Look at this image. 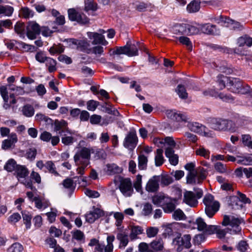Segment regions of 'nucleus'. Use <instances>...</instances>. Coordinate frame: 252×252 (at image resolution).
I'll list each match as a JSON object with an SVG mask.
<instances>
[{
  "label": "nucleus",
  "mask_w": 252,
  "mask_h": 252,
  "mask_svg": "<svg viewBox=\"0 0 252 252\" xmlns=\"http://www.w3.org/2000/svg\"><path fill=\"white\" fill-rule=\"evenodd\" d=\"M166 115L168 118L172 120L177 122H189L188 126L192 131L205 136H210L211 135V133L208 131V129L205 126L198 123H189V118L186 113L169 110L167 111Z\"/></svg>",
  "instance_id": "f257e3e1"
},
{
  "label": "nucleus",
  "mask_w": 252,
  "mask_h": 252,
  "mask_svg": "<svg viewBox=\"0 0 252 252\" xmlns=\"http://www.w3.org/2000/svg\"><path fill=\"white\" fill-rule=\"evenodd\" d=\"M208 123L215 130L234 132L236 130V124L233 121L221 118H209Z\"/></svg>",
  "instance_id": "f03ea898"
},
{
  "label": "nucleus",
  "mask_w": 252,
  "mask_h": 252,
  "mask_svg": "<svg viewBox=\"0 0 252 252\" xmlns=\"http://www.w3.org/2000/svg\"><path fill=\"white\" fill-rule=\"evenodd\" d=\"M203 203L205 205V214L209 218L213 217L219 209V202L214 200L212 194H207L204 197Z\"/></svg>",
  "instance_id": "7ed1b4c3"
},
{
  "label": "nucleus",
  "mask_w": 252,
  "mask_h": 252,
  "mask_svg": "<svg viewBox=\"0 0 252 252\" xmlns=\"http://www.w3.org/2000/svg\"><path fill=\"white\" fill-rule=\"evenodd\" d=\"M91 158V151L89 149L83 147L78 151L74 156V162L76 165L83 164L88 165Z\"/></svg>",
  "instance_id": "20e7f679"
},
{
  "label": "nucleus",
  "mask_w": 252,
  "mask_h": 252,
  "mask_svg": "<svg viewBox=\"0 0 252 252\" xmlns=\"http://www.w3.org/2000/svg\"><path fill=\"white\" fill-rule=\"evenodd\" d=\"M139 42H136V44H132L129 45H125L123 47H117L116 50L113 51V55L125 54L129 57L137 56L138 54V46Z\"/></svg>",
  "instance_id": "39448f33"
},
{
  "label": "nucleus",
  "mask_w": 252,
  "mask_h": 252,
  "mask_svg": "<svg viewBox=\"0 0 252 252\" xmlns=\"http://www.w3.org/2000/svg\"><path fill=\"white\" fill-rule=\"evenodd\" d=\"M191 236L189 234H186L181 236H177L173 239V243L175 246H177V251L179 252H181L183 248L189 249L191 247L190 243Z\"/></svg>",
  "instance_id": "423d86ee"
},
{
  "label": "nucleus",
  "mask_w": 252,
  "mask_h": 252,
  "mask_svg": "<svg viewBox=\"0 0 252 252\" xmlns=\"http://www.w3.org/2000/svg\"><path fill=\"white\" fill-rule=\"evenodd\" d=\"M68 18L72 21H76L81 24H86L89 23V19L83 13L76 11L74 9L68 10Z\"/></svg>",
  "instance_id": "0eeeda50"
},
{
  "label": "nucleus",
  "mask_w": 252,
  "mask_h": 252,
  "mask_svg": "<svg viewBox=\"0 0 252 252\" xmlns=\"http://www.w3.org/2000/svg\"><path fill=\"white\" fill-rule=\"evenodd\" d=\"M137 142L138 138L135 131H130L125 137L124 146L126 148L132 149L136 147Z\"/></svg>",
  "instance_id": "6e6552de"
},
{
  "label": "nucleus",
  "mask_w": 252,
  "mask_h": 252,
  "mask_svg": "<svg viewBox=\"0 0 252 252\" xmlns=\"http://www.w3.org/2000/svg\"><path fill=\"white\" fill-rule=\"evenodd\" d=\"M54 126V131L58 132L61 136H65L66 135V133H71L67 127V123L63 120H55Z\"/></svg>",
  "instance_id": "1a4fd4ad"
},
{
  "label": "nucleus",
  "mask_w": 252,
  "mask_h": 252,
  "mask_svg": "<svg viewBox=\"0 0 252 252\" xmlns=\"http://www.w3.org/2000/svg\"><path fill=\"white\" fill-rule=\"evenodd\" d=\"M119 188L122 193L126 196H131L133 191L129 178H126L121 181Z\"/></svg>",
  "instance_id": "9d476101"
},
{
  "label": "nucleus",
  "mask_w": 252,
  "mask_h": 252,
  "mask_svg": "<svg viewBox=\"0 0 252 252\" xmlns=\"http://www.w3.org/2000/svg\"><path fill=\"white\" fill-rule=\"evenodd\" d=\"M40 32V26L36 23H30L27 27V36L30 39H35Z\"/></svg>",
  "instance_id": "9b49d317"
},
{
  "label": "nucleus",
  "mask_w": 252,
  "mask_h": 252,
  "mask_svg": "<svg viewBox=\"0 0 252 252\" xmlns=\"http://www.w3.org/2000/svg\"><path fill=\"white\" fill-rule=\"evenodd\" d=\"M241 223V220L238 218H236L233 216L231 218L228 216L225 215L223 217V220L222 222V224L224 226H226L227 225H230L233 227H236V230H233V231H235V233H236L237 231L240 232L241 231V229L239 227V225Z\"/></svg>",
  "instance_id": "f8f14e48"
},
{
  "label": "nucleus",
  "mask_w": 252,
  "mask_h": 252,
  "mask_svg": "<svg viewBox=\"0 0 252 252\" xmlns=\"http://www.w3.org/2000/svg\"><path fill=\"white\" fill-rule=\"evenodd\" d=\"M160 178V176H154L151 178L146 185V190L151 192L158 191L159 189Z\"/></svg>",
  "instance_id": "ddd939ff"
},
{
  "label": "nucleus",
  "mask_w": 252,
  "mask_h": 252,
  "mask_svg": "<svg viewBox=\"0 0 252 252\" xmlns=\"http://www.w3.org/2000/svg\"><path fill=\"white\" fill-rule=\"evenodd\" d=\"M241 86H242V82L239 79L230 78L227 89L230 92L235 94H239V91Z\"/></svg>",
  "instance_id": "4468645a"
},
{
  "label": "nucleus",
  "mask_w": 252,
  "mask_h": 252,
  "mask_svg": "<svg viewBox=\"0 0 252 252\" xmlns=\"http://www.w3.org/2000/svg\"><path fill=\"white\" fill-rule=\"evenodd\" d=\"M169 198L170 197L164 194L159 193L153 196L152 202L157 206L162 207L165 203L169 201Z\"/></svg>",
  "instance_id": "2eb2a0df"
},
{
  "label": "nucleus",
  "mask_w": 252,
  "mask_h": 252,
  "mask_svg": "<svg viewBox=\"0 0 252 252\" xmlns=\"http://www.w3.org/2000/svg\"><path fill=\"white\" fill-rule=\"evenodd\" d=\"M90 38H93L94 40L92 44L94 45L102 44L103 45H106L108 42L104 39V37L101 34L97 32H90L89 34Z\"/></svg>",
  "instance_id": "dca6fc26"
},
{
  "label": "nucleus",
  "mask_w": 252,
  "mask_h": 252,
  "mask_svg": "<svg viewBox=\"0 0 252 252\" xmlns=\"http://www.w3.org/2000/svg\"><path fill=\"white\" fill-rule=\"evenodd\" d=\"M184 202L189 205L194 207L197 204L195 194L192 191H186L184 195Z\"/></svg>",
  "instance_id": "f3484780"
},
{
  "label": "nucleus",
  "mask_w": 252,
  "mask_h": 252,
  "mask_svg": "<svg viewBox=\"0 0 252 252\" xmlns=\"http://www.w3.org/2000/svg\"><path fill=\"white\" fill-rule=\"evenodd\" d=\"M17 137L16 134H12L9 139H6L2 141V148L7 150L11 148L15 143L17 142Z\"/></svg>",
  "instance_id": "a211bd4d"
},
{
  "label": "nucleus",
  "mask_w": 252,
  "mask_h": 252,
  "mask_svg": "<svg viewBox=\"0 0 252 252\" xmlns=\"http://www.w3.org/2000/svg\"><path fill=\"white\" fill-rule=\"evenodd\" d=\"M117 239L120 241L119 248L124 249L128 243V235L125 232H120L117 235Z\"/></svg>",
  "instance_id": "6ab92c4d"
},
{
  "label": "nucleus",
  "mask_w": 252,
  "mask_h": 252,
  "mask_svg": "<svg viewBox=\"0 0 252 252\" xmlns=\"http://www.w3.org/2000/svg\"><path fill=\"white\" fill-rule=\"evenodd\" d=\"M15 171L18 179L25 178L29 175L28 169L25 166L18 165Z\"/></svg>",
  "instance_id": "aec40b11"
},
{
  "label": "nucleus",
  "mask_w": 252,
  "mask_h": 252,
  "mask_svg": "<svg viewBox=\"0 0 252 252\" xmlns=\"http://www.w3.org/2000/svg\"><path fill=\"white\" fill-rule=\"evenodd\" d=\"M237 44L239 47H243L245 45L251 47L252 45V38L247 35L241 36L237 39Z\"/></svg>",
  "instance_id": "412c9836"
},
{
  "label": "nucleus",
  "mask_w": 252,
  "mask_h": 252,
  "mask_svg": "<svg viewBox=\"0 0 252 252\" xmlns=\"http://www.w3.org/2000/svg\"><path fill=\"white\" fill-rule=\"evenodd\" d=\"M200 1L199 0H193L187 5V9L189 13L196 12L200 8Z\"/></svg>",
  "instance_id": "4be33fe9"
},
{
  "label": "nucleus",
  "mask_w": 252,
  "mask_h": 252,
  "mask_svg": "<svg viewBox=\"0 0 252 252\" xmlns=\"http://www.w3.org/2000/svg\"><path fill=\"white\" fill-rule=\"evenodd\" d=\"M45 170L55 176H60V174L57 171L55 164L52 161H47L45 162Z\"/></svg>",
  "instance_id": "5701e85b"
},
{
  "label": "nucleus",
  "mask_w": 252,
  "mask_h": 252,
  "mask_svg": "<svg viewBox=\"0 0 252 252\" xmlns=\"http://www.w3.org/2000/svg\"><path fill=\"white\" fill-rule=\"evenodd\" d=\"M149 245L155 252L161 251L163 248V241L161 239L154 240Z\"/></svg>",
  "instance_id": "b1692460"
},
{
  "label": "nucleus",
  "mask_w": 252,
  "mask_h": 252,
  "mask_svg": "<svg viewBox=\"0 0 252 252\" xmlns=\"http://www.w3.org/2000/svg\"><path fill=\"white\" fill-rule=\"evenodd\" d=\"M107 171L110 175L120 173L122 169L115 163L108 164L106 165Z\"/></svg>",
  "instance_id": "393cba45"
},
{
  "label": "nucleus",
  "mask_w": 252,
  "mask_h": 252,
  "mask_svg": "<svg viewBox=\"0 0 252 252\" xmlns=\"http://www.w3.org/2000/svg\"><path fill=\"white\" fill-rule=\"evenodd\" d=\"M216 29V26L210 24L202 25L200 27V30L203 33L206 34H214V30Z\"/></svg>",
  "instance_id": "a878e982"
},
{
  "label": "nucleus",
  "mask_w": 252,
  "mask_h": 252,
  "mask_svg": "<svg viewBox=\"0 0 252 252\" xmlns=\"http://www.w3.org/2000/svg\"><path fill=\"white\" fill-rule=\"evenodd\" d=\"M187 24L182 23L176 25L174 29V33L176 34H187Z\"/></svg>",
  "instance_id": "bb28decb"
},
{
  "label": "nucleus",
  "mask_w": 252,
  "mask_h": 252,
  "mask_svg": "<svg viewBox=\"0 0 252 252\" xmlns=\"http://www.w3.org/2000/svg\"><path fill=\"white\" fill-rule=\"evenodd\" d=\"M163 150L161 148L157 150V153L155 156V165L157 166H161L164 162V158L162 155Z\"/></svg>",
  "instance_id": "cd10ccee"
},
{
  "label": "nucleus",
  "mask_w": 252,
  "mask_h": 252,
  "mask_svg": "<svg viewBox=\"0 0 252 252\" xmlns=\"http://www.w3.org/2000/svg\"><path fill=\"white\" fill-rule=\"evenodd\" d=\"M115 240V236L114 235L108 236L107 237V245H104L103 251L104 252H113V242Z\"/></svg>",
  "instance_id": "c85d7f7f"
},
{
  "label": "nucleus",
  "mask_w": 252,
  "mask_h": 252,
  "mask_svg": "<svg viewBox=\"0 0 252 252\" xmlns=\"http://www.w3.org/2000/svg\"><path fill=\"white\" fill-rule=\"evenodd\" d=\"M230 78L223 75L218 76V83L220 90L224 89L225 87L228 88V82Z\"/></svg>",
  "instance_id": "c756f323"
},
{
  "label": "nucleus",
  "mask_w": 252,
  "mask_h": 252,
  "mask_svg": "<svg viewBox=\"0 0 252 252\" xmlns=\"http://www.w3.org/2000/svg\"><path fill=\"white\" fill-rule=\"evenodd\" d=\"M23 220L24 224L26 225V228L29 229L31 226L32 215L29 212L24 211L22 212Z\"/></svg>",
  "instance_id": "7c9ffc66"
},
{
  "label": "nucleus",
  "mask_w": 252,
  "mask_h": 252,
  "mask_svg": "<svg viewBox=\"0 0 252 252\" xmlns=\"http://www.w3.org/2000/svg\"><path fill=\"white\" fill-rule=\"evenodd\" d=\"M18 165L17 164L15 160L12 158L9 159L5 165L4 166V169L8 172H12L15 171Z\"/></svg>",
  "instance_id": "2f4dec72"
},
{
  "label": "nucleus",
  "mask_w": 252,
  "mask_h": 252,
  "mask_svg": "<svg viewBox=\"0 0 252 252\" xmlns=\"http://www.w3.org/2000/svg\"><path fill=\"white\" fill-rule=\"evenodd\" d=\"M176 92L181 99H185L188 98V94L184 86L181 84L178 85L176 89Z\"/></svg>",
  "instance_id": "473e14b6"
},
{
  "label": "nucleus",
  "mask_w": 252,
  "mask_h": 252,
  "mask_svg": "<svg viewBox=\"0 0 252 252\" xmlns=\"http://www.w3.org/2000/svg\"><path fill=\"white\" fill-rule=\"evenodd\" d=\"M143 229L140 226H133L131 227V232L130 233V237L131 239L133 240L137 238V236L142 234Z\"/></svg>",
  "instance_id": "72a5a7b5"
},
{
  "label": "nucleus",
  "mask_w": 252,
  "mask_h": 252,
  "mask_svg": "<svg viewBox=\"0 0 252 252\" xmlns=\"http://www.w3.org/2000/svg\"><path fill=\"white\" fill-rule=\"evenodd\" d=\"M14 8L11 6L0 5V14H3L9 17L12 14Z\"/></svg>",
  "instance_id": "f704fd0d"
},
{
  "label": "nucleus",
  "mask_w": 252,
  "mask_h": 252,
  "mask_svg": "<svg viewBox=\"0 0 252 252\" xmlns=\"http://www.w3.org/2000/svg\"><path fill=\"white\" fill-rule=\"evenodd\" d=\"M147 157L143 155L138 156V168L140 170L146 169L147 166Z\"/></svg>",
  "instance_id": "c9c22d12"
},
{
  "label": "nucleus",
  "mask_w": 252,
  "mask_h": 252,
  "mask_svg": "<svg viewBox=\"0 0 252 252\" xmlns=\"http://www.w3.org/2000/svg\"><path fill=\"white\" fill-rule=\"evenodd\" d=\"M197 171H193L192 172H189L187 177L188 184H194L197 183Z\"/></svg>",
  "instance_id": "e433bc0d"
},
{
  "label": "nucleus",
  "mask_w": 252,
  "mask_h": 252,
  "mask_svg": "<svg viewBox=\"0 0 252 252\" xmlns=\"http://www.w3.org/2000/svg\"><path fill=\"white\" fill-rule=\"evenodd\" d=\"M12 27V22L10 19L0 20V33L4 32V28L10 29Z\"/></svg>",
  "instance_id": "4c0bfd02"
},
{
  "label": "nucleus",
  "mask_w": 252,
  "mask_h": 252,
  "mask_svg": "<svg viewBox=\"0 0 252 252\" xmlns=\"http://www.w3.org/2000/svg\"><path fill=\"white\" fill-rule=\"evenodd\" d=\"M241 141L244 146L252 149V138L250 134H242Z\"/></svg>",
  "instance_id": "58836bf2"
},
{
  "label": "nucleus",
  "mask_w": 252,
  "mask_h": 252,
  "mask_svg": "<svg viewBox=\"0 0 252 252\" xmlns=\"http://www.w3.org/2000/svg\"><path fill=\"white\" fill-rule=\"evenodd\" d=\"M230 204L232 206L233 209H238L242 208L243 206V203L237 196H232L230 198Z\"/></svg>",
  "instance_id": "ea45409f"
},
{
  "label": "nucleus",
  "mask_w": 252,
  "mask_h": 252,
  "mask_svg": "<svg viewBox=\"0 0 252 252\" xmlns=\"http://www.w3.org/2000/svg\"><path fill=\"white\" fill-rule=\"evenodd\" d=\"M46 65L48 67V70L50 72H53L56 70V62L54 59L47 57L45 61Z\"/></svg>",
  "instance_id": "a19ab883"
},
{
  "label": "nucleus",
  "mask_w": 252,
  "mask_h": 252,
  "mask_svg": "<svg viewBox=\"0 0 252 252\" xmlns=\"http://www.w3.org/2000/svg\"><path fill=\"white\" fill-rule=\"evenodd\" d=\"M25 25L24 23L17 22L14 26L15 32L21 36H24L25 34Z\"/></svg>",
  "instance_id": "79ce46f5"
},
{
  "label": "nucleus",
  "mask_w": 252,
  "mask_h": 252,
  "mask_svg": "<svg viewBox=\"0 0 252 252\" xmlns=\"http://www.w3.org/2000/svg\"><path fill=\"white\" fill-rule=\"evenodd\" d=\"M23 114L28 117H31L34 114V110L33 107L29 104L25 105L23 108Z\"/></svg>",
  "instance_id": "37998d69"
},
{
  "label": "nucleus",
  "mask_w": 252,
  "mask_h": 252,
  "mask_svg": "<svg viewBox=\"0 0 252 252\" xmlns=\"http://www.w3.org/2000/svg\"><path fill=\"white\" fill-rule=\"evenodd\" d=\"M162 208L165 213H171L175 210V205L172 202L171 198H170L169 201H167V203H165Z\"/></svg>",
  "instance_id": "c03bdc74"
},
{
  "label": "nucleus",
  "mask_w": 252,
  "mask_h": 252,
  "mask_svg": "<svg viewBox=\"0 0 252 252\" xmlns=\"http://www.w3.org/2000/svg\"><path fill=\"white\" fill-rule=\"evenodd\" d=\"M195 153L197 155L203 157L204 158L209 159L210 158V152L208 150L205 149L202 146L196 150Z\"/></svg>",
  "instance_id": "a18cd8bd"
},
{
  "label": "nucleus",
  "mask_w": 252,
  "mask_h": 252,
  "mask_svg": "<svg viewBox=\"0 0 252 252\" xmlns=\"http://www.w3.org/2000/svg\"><path fill=\"white\" fill-rule=\"evenodd\" d=\"M35 120L37 121L41 122L43 121L47 124H52V120L48 117L42 114L41 113H38L35 116Z\"/></svg>",
  "instance_id": "49530a36"
},
{
  "label": "nucleus",
  "mask_w": 252,
  "mask_h": 252,
  "mask_svg": "<svg viewBox=\"0 0 252 252\" xmlns=\"http://www.w3.org/2000/svg\"><path fill=\"white\" fill-rule=\"evenodd\" d=\"M33 12L27 7H23L20 11V14L26 19L30 18L33 16Z\"/></svg>",
  "instance_id": "de8ad7c7"
},
{
  "label": "nucleus",
  "mask_w": 252,
  "mask_h": 252,
  "mask_svg": "<svg viewBox=\"0 0 252 252\" xmlns=\"http://www.w3.org/2000/svg\"><path fill=\"white\" fill-rule=\"evenodd\" d=\"M195 223L197 225V228L198 230L199 231H203L204 232L207 225L204 221V220L201 218H198L196 220Z\"/></svg>",
  "instance_id": "09e8293b"
},
{
  "label": "nucleus",
  "mask_w": 252,
  "mask_h": 252,
  "mask_svg": "<svg viewBox=\"0 0 252 252\" xmlns=\"http://www.w3.org/2000/svg\"><path fill=\"white\" fill-rule=\"evenodd\" d=\"M160 181L162 186H168L173 182L172 177L168 175H161L160 176Z\"/></svg>",
  "instance_id": "8fccbe9b"
},
{
  "label": "nucleus",
  "mask_w": 252,
  "mask_h": 252,
  "mask_svg": "<svg viewBox=\"0 0 252 252\" xmlns=\"http://www.w3.org/2000/svg\"><path fill=\"white\" fill-rule=\"evenodd\" d=\"M23 250V246L19 243L13 244L7 250V252H22Z\"/></svg>",
  "instance_id": "3c124183"
},
{
  "label": "nucleus",
  "mask_w": 252,
  "mask_h": 252,
  "mask_svg": "<svg viewBox=\"0 0 252 252\" xmlns=\"http://www.w3.org/2000/svg\"><path fill=\"white\" fill-rule=\"evenodd\" d=\"M90 46L89 43L86 40H79L76 49L80 51H85Z\"/></svg>",
  "instance_id": "603ef678"
},
{
  "label": "nucleus",
  "mask_w": 252,
  "mask_h": 252,
  "mask_svg": "<svg viewBox=\"0 0 252 252\" xmlns=\"http://www.w3.org/2000/svg\"><path fill=\"white\" fill-rule=\"evenodd\" d=\"M138 250L140 252H155L148 244L142 242L139 244Z\"/></svg>",
  "instance_id": "864d4df0"
},
{
  "label": "nucleus",
  "mask_w": 252,
  "mask_h": 252,
  "mask_svg": "<svg viewBox=\"0 0 252 252\" xmlns=\"http://www.w3.org/2000/svg\"><path fill=\"white\" fill-rule=\"evenodd\" d=\"M9 98L10 99L9 102H8V100L7 102H4L3 107L5 109H8L10 107H14L13 105L16 104L17 102V100L15 98L14 94H10L9 95Z\"/></svg>",
  "instance_id": "5fc2aeb1"
},
{
  "label": "nucleus",
  "mask_w": 252,
  "mask_h": 252,
  "mask_svg": "<svg viewBox=\"0 0 252 252\" xmlns=\"http://www.w3.org/2000/svg\"><path fill=\"white\" fill-rule=\"evenodd\" d=\"M99 104V102L94 100H90L87 103V109L89 111H94L96 109Z\"/></svg>",
  "instance_id": "6e6d98bb"
},
{
  "label": "nucleus",
  "mask_w": 252,
  "mask_h": 252,
  "mask_svg": "<svg viewBox=\"0 0 252 252\" xmlns=\"http://www.w3.org/2000/svg\"><path fill=\"white\" fill-rule=\"evenodd\" d=\"M63 186L68 189H72L75 188L74 183L71 178H67L64 180L62 183Z\"/></svg>",
  "instance_id": "4d7b16f0"
},
{
  "label": "nucleus",
  "mask_w": 252,
  "mask_h": 252,
  "mask_svg": "<svg viewBox=\"0 0 252 252\" xmlns=\"http://www.w3.org/2000/svg\"><path fill=\"white\" fill-rule=\"evenodd\" d=\"M207 176V171L202 168L199 172H197V184H200Z\"/></svg>",
  "instance_id": "13d9d810"
},
{
  "label": "nucleus",
  "mask_w": 252,
  "mask_h": 252,
  "mask_svg": "<svg viewBox=\"0 0 252 252\" xmlns=\"http://www.w3.org/2000/svg\"><path fill=\"white\" fill-rule=\"evenodd\" d=\"M158 231V229L155 227H150L146 230L147 237L149 238L154 237L156 236Z\"/></svg>",
  "instance_id": "bf43d9fd"
},
{
  "label": "nucleus",
  "mask_w": 252,
  "mask_h": 252,
  "mask_svg": "<svg viewBox=\"0 0 252 252\" xmlns=\"http://www.w3.org/2000/svg\"><path fill=\"white\" fill-rule=\"evenodd\" d=\"M85 9L86 10L95 11L97 9V4L94 2L93 0H88L85 3Z\"/></svg>",
  "instance_id": "052dcab7"
},
{
  "label": "nucleus",
  "mask_w": 252,
  "mask_h": 252,
  "mask_svg": "<svg viewBox=\"0 0 252 252\" xmlns=\"http://www.w3.org/2000/svg\"><path fill=\"white\" fill-rule=\"evenodd\" d=\"M173 217L176 220H182L185 218V215L181 210L178 209L174 211Z\"/></svg>",
  "instance_id": "680f3d73"
},
{
  "label": "nucleus",
  "mask_w": 252,
  "mask_h": 252,
  "mask_svg": "<svg viewBox=\"0 0 252 252\" xmlns=\"http://www.w3.org/2000/svg\"><path fill=\"white\" fill-rule=\"evenodd\" d=\"M215 169L220 173H224L227 171L226 166L220 162H218L215 164Z\"/></svg>",
  "instance_id": "e2e57ef3"
},
{
  "label": "nucleus",
  "mask_w": 252,
  "mask_h": 252,
  "mask_svg": "<svg viewBox=\"0 0 252 252\" xmlns=\"http://www.w3.org/2000/svg\"><path fill=\"white\" fill-rule=\"evenodd\" d=\"M219 97L223 101L227 102H232L234 100V97L230 94H220Z\"/></svg>",
  "instance_id": "0e129e2a"
},
{
  "label": "nucleus",
  "mask_w": 252,
  "mask_h": 252,
  "mask_svg": "<svg viewBox=\"0 0 252 252\" xmlns=\"http://www.w3.org/2000/svg\"><path fill=\"white\" fill-rule=\"evenodd\" d=\"M142 176L138 175L136 176V180L134 182L133 186L137 191L141 189Z\"/></svg>",
  "instance_id": "69168bd1"
},
{
  "label": "nucleus",
  "mask_w": 252,
  "mask_h": 252,
  "mask_svg": "<svg viewBox=\"0 0 252 252\" xmlns=\"http://www.w3.org/2000/svg\"><path fill=\"white\" fill-rule=\"evenodd\" d=\"M36 155V150L35 148L30 149L26 153L27 158L31 160L35 159Z\"/></svg>",
  "instance_id": "338daca9"
},
{
  "label": "nucleus",
  "mask_w": 252,
  "mask_h": 252,
  "mask_svg": "<svg viewBox=\"0 0 252 252\" xmlns=\"http://www.w3.org/2000/svg\"><path fill=\"white\" fill-rule=\"evenodd\" d=\"M178 39L180 43L186 45L189 49L192 48V44L189 39L186 36H180L178 38Z\"/></svg>",
  "instance_id": "774afa93"
}]
</instances>
